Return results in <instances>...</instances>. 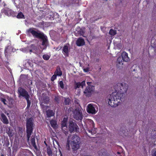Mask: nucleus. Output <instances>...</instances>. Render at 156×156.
Instances as JSON below:
<instances>
[{
  "label": "nucleus",
  "instance_id": "obj_40",
  "mask_svg": "<svg viewBox=\"0 0 156 156\" xmlns=\"http://www.w3.org/2000/svg\"><path fill=\"white\" fill-rule=\"evenodd\" d=\"M66 147L67 149L68 150H69L70 148V146L69 143L67 144Z\"/></svg>",
  "mask_w": 156,
  "mask_h": 156
},
{
  "label": "nucleus",
  "instance_id": "obj_3",
  "mask_svg": "<svg viewBox=\"0 0 156 156\" xmlns=\"http://www.w3.org/2000/svg\"><path fill=\"white\" fill-rule=\"evenodd\" d=\"M17 93L19 98L23 97L26 100L27 103V108H29L31 105L32 98H30L28 92L25 89L20 87L18 89Z\"/></svg>",
  "mask_w": 156,
  "mask_h": 156
},
{
  "label": "nucleus",
  "instance_id": "obj_44",
  "mask_svg": "<svg viewBox=\"0 0 156 156\" xmlns=\"http://www.w3.org/2000/svg\"><path fill=\"white\" fill-rule=\"evenodd\" d=\"M96 133V132L95 130L93 131V133L94 134H95Z\"/></svg>",
  "mask_w": 156,
  "mask_h": 156
},
{
  "label": "nucleus",
  "instance_id": "obj_49",
  "mask_svg": "<svg viewBox=\"0 0 156 156\" xmlns=\"http://www.w3.org/2000/svg\"><path fill=\"white\" fill-rule=\"evenodd\" d=\"M46 106L47 107V108H48V106Z\"/></svg>",
  "mask_w": 156,
  "mask_h": 156
},
{
  "label": "nucleus",
  "instance_id": "obj_36",
  "mask_svg": "<svg viewBox=\"0 0 156 156\" xmlns=\"http://www.w3.org/2000/svg\"><path fill=\"white\" fill-rule=\"evenodd\" d=\"M57 76L54 74L52 76L51 78V80L53 81H54L56 79Z\"/></svg>",
  "mask_w": 156,
  "mask_h": 156
},
{
  "label": "nucleus",
  "instance_id": "obj_8",
  "mask_svg": "<svg viewBox=\"0 0 156 156\" xmlns=\"http://www.w3.org/2000/svg\"><path fill=\"white\" fill-rule=\"evenodd\" d=\"M67 121L68 117H64L61 123V126L63 132L66 135L68 134L67 125Z\"/></svg>",
  "mask_w": 156,
  "mask_h": 156
},
{
  "label": "nucleus",
  "instance_id": "obj_9",
  "mask_svg": "<svg viewBox=\"0 0 156 156\" xmlns=\"http://www.w3.org/2000/svg\"><path fill=\"white\" fill-rule=\"evenodd\" d=\"M94 89V87L93 86H87L85 89L84 93L86 96L90 97L93 92Z\"/></svg>",
  "mask_w": 156,
  "mask_h": 156
},
{
  "label": "nucleus",
  "instance_id": "obj_14",
  "mask_svg": "<svg viewBox=\"0 0 156 156\" xmlns=\"http://www.w3.org/2000/svg\"><path fill=\"white\" fill-rule=\"evenodd\" d=\"M76 43L78 46H81L84 45L85 44V42L84 39L83 38L80 37L77 39Z\"/></svg>",
  "mask_w": 156,
  "mask_h": 156
},
{
  "label": "nucleus",
  "instance_id": "obj_19",
  "mask_svg": "<svg viewBox=\"0 0 156 156\" xmlns=\"http://www.w3.org/2000/svg\"><path fill=\"white\" fill-rule=\"evenodd\" d=\"M46 114L47 117L48 118L51 117L54 115L55 113L51 109H48L46 111Z\"/></svg>",
  "mask_w": 156,
  "mask_h": 156
},
{
  "label": "nucleus",
  "instance_id": "obj_31",
  "mask_svg": "<svg viewBox=\"0 0 156 156\" xmlns=\"http://www.w3.org/2000/svg\"><path fill=\"white\" fill-rule=\"evenodd\" d=\"M56 156H62V154L60 149H59L58 151L56 152Z\"/></svg>",
  "mask_w": 156,
  "mask_h": 156
},
{
  "label": "nucleus",
  "instance_id": "obj_26",
  "mask_svg": "<svg viewBox=\"0 0 156 156\" xmlns=\"http://www.w3.org/2000/svg\"><path fill=\"white\" fill-rule=\"evenodd\" d=\"M70 99L68 98H65L64 100V104L65 105H69L70 103Z\"/></svg>",
  "mask_w": 156,
  "mask_h": 156
},
{
  "label": "nucleus",
  "instance_id": "obj_38",
  "mask_svg": "<svg viewBox=\"0 0 156 156\" xmlns=\"http://www.w3.org/2000/svg\"><path fill=\"white\" fill-rule=\"evenodd\" d=\"M83 71L85 72H87L89 71V69L88 68H86L83 69Z\"/></svg>",
  "mask_w": 156,
  "mask_h": 156
},
{
  "label": "nucleus",
  "instance_id": "obj_27",
  "mask_svg": "<svg viewBox=\"0 0 156 156\" xmlns=\"http://www.w3.org/2000/svg\"><path fill=\"white\" fill-rule=\"evenodd\" d=\"M13 131L12 129H10V128H9V130L7 132L9 136L10 137H12L13 136Z\"/></svg>",
  "mask_w": 156,
  "mask_h": 156
},
{
  "label": "nucleus",
  "instance_id": "obj_51",
  "mask_svg": "<svg viewBox=\"0 0 156 156\" xmlns=\"http://www.w3.org/2000/svg\"><path fill=\"white\" fill-rule=\"evenodd\" d=\"M93 123H93V122H92V125H93Z\"/></svg>",
  "mask_w": 156,
  "mask_h": 156
},
{
  "label": "nucleus",
  "instance_id": "obj_33",
  "mask_svg": "<svg viewBox=\"0 0 156 156\" xmlns=\"http://www.w3.org/2000/svg\"><path fill=\"white\" fill-rule=\"evenodd\" d=\"M58 85L62 89H63L64 88V84L63 81L61 80L58 83Z\"/></svg>",
  "mask_w": 156,
  "mask_h": 156
},
{
  "label": "nucleus",
  "instance_id": "obj_4",
  "mask_svg": "<svg viewBox=\"0 0 156 156\" xmlns=\"http://www.w3.org/2000/svg\"><path fill=\"white\" fill-rule=\"evenodd\" d=\"M72 140L70 143L72 149L73 151H76L80 147V138L77 135H75L72 137Z\"/></svg>",
  "mask_w": 156,
  "mask_h": 156
},
{
  "label": "nucleus",
  "instance_id": "obj_7",
  "mask_svg": "<svg viewBox=\"0 0 156 156\" xmlns=\"http://www.w3.org/2000/svg\"><path fill=\"white\" fill-rule=\"evenodd\" d=\"M75 121L73 119L70 120L69 122V130L70 133H72L75 130L76 132L78 131L79 128Z\"/></svg>",
  "mask_w": 156,
  "mask_h": 156
},
{
  "label": "nucleus",
  "instance_id": "obj_1",
  "mask_svg": "<svg viewBox=\"0 0 156 156\" xmlns=\"http://www.w3.org/2000/svg\"><path fill=\"white\" fill-rule=\"evenodd\" d=\"M115 90L118 92L113 93L108 99V104L111 106L116 107L119 104L123 94L126 93L128 87V85L126 83H119L114 87Z\"/></svg>",
  "mask_w": 156,
  "mask_h": 156
},
{
  "label": "nucleus",
  "instance_id": "obj_10",
  "mask_svg": "<svg viewBox=\"0 0 156 156\" xmlns=\"http://www.w3.org/2000/svg\"><path fill=\"white\" fill-rule=\"evenodd\" d=\"M29 50L30 52H33L37 54L38 53L39 49L34 44H32L28 47Z\"/></svg>",
  "mask_w": 156,
  "mask_h": 156
},
{
  "label": "nucleus",
  "instance_id": "obj_45",
  "mask_svg": "<svg viewBox=\"0 0 156 156\" xmlns=\"http://www.w3.org/2000/svg\"><path fill=\"white\" fill-rule=\"evenodd\" d=\"M6 53H7V52H6V50L5 51V55H6Z\"/></svg>",
  "mask_w": 156,
  "mask_h": 156
},
{
  "label": "nucleus",
  "instance_id": "obj_17",
  "mask_svg": "<svg viewBox=\"0 0 156 156\" xmlns=\"http://www.w3.org/2000/svg\"><path fill=\"white\" fill-rule=\"evenodd\" d=\"M121 57L123 59V61L127 62L129 60L128 54L125 51L123 52L122 54Z\"/></svg>",
  "mask_w": 156,
  "mask_h": 156
},
{
  "label": "nucleus",
  "instance_id": "obj_21",
  "mask_svg": "<svg viewBox=\"0 0 156 156\" xmlns=\"http://www.w3.org/2000/svg\"><path fill=\"white\" fill-rule=\"evenodd\" d=\"M30 142L32 146L36 150H37V147L35 142V139L34 137H31L30 139Z\"/></svg>",
  "mask_w": 156,
  "mask_h": 156
},
{
  "label": "nucleus",
  "instance_id": "obj_50",
  "mask_svg": "<svg viewBox=\"0 0 156 156\" xmlns=\"http://www.w3.org/2000/svg\"><path fill=\"white\" fill-rule=\"evenodd\" d=\"M45 142V144H46V145H47V144L45 143V142Z\"/></svg>",
  "mask_w": 156,
  "mask_h": 156
},
{
  "label": "nucleus",
  "instance_id": "obj_18",
  "mask_svg": "<svg viewBox=\"0 0 156 156\" xmlns=\"http://www.w3.org/2000/svg\"><path fill=\"white\" fill-rule=\"evenodd\" d=\"M42 103L45 104H48L50 100L49 97L46 95H44L42 98Z\"/></svg>",
  "mask_w": 156,
  "mask_h": 156
},
{
  "label": "nucleus",
  "instance_id": "obj_16",
  "mask_svg": "<svg viewBox=\"0 0 156 156\" xmlns=\"http://www.w3.org/2000/svg\"><path fill=\"white\" fill-rule=\"evenodd\" d=\"M62 52L65 56H68L69 55V50L68 46L66 45H65L62 49Z\"/></svg>",
  "mask_w": 156,
  "mask_h": 156
},
{
  "label": "nucleus",
  "instance_id": "obj_41",
  "mask_svg": "<svg viewBox=\"0 0 156 156\" xmlns=\"http://www.w3.org/2000/svg\"><path fill=\"white\" fill-rule=\"evenodd\" d=\"M87 84L88 85L87 86H91V82H87Z\"/></svg>",
  "mask_w": 156,
  "mask_h": 156
},
{
  "label": "nucleus",
  "instance_id": "obj_12",
  "mask_svg": "<svg viewBox=\"0 0 156 156\" xmlns=\"http://www.w3.org/2000/svg\"><path fill=\"white\" fill-rule=\"evenodd\" d=\"M85 81L84 80L81 82H75L74 84V88L75 89H76L77 88H79L81 87L82 88H83L84 86H85Z\"/></svg>",
  "mask_w": 156,
  "mask_h": 156
},
{
  "label": "nucleus",
  "instance_id": "obj_39",
  "mask_svg": "<svg viewBox=\"0 0 156 156\" xmlns=\"http://www.w3.org/2000/svg\"><path fill=\"white\" fill-rule=\"evenodd\" d=\"M152 156H156V149L153 152Z\"/></svg>",
  "mask_w": 156,
  "mask_h": 156
},
{
  "label": "nucleus",
  "instance_id": "obj_48",
  "mask_svg": "<svg viewBox=\"0 0 156 156\" xmlns=\"http://www.w3.org/2000/svg\"><path fill=\"white\" fill-rule=\"evenodd\" d=\"M6 115H9V113H7V114H6Z\"/></svg>",
  "mask_w": 156,
  "mask_h": 156
},
{
  "label": "nucleus",
  "instance_id": "obj_35",
  "mask_svg": "<svg viewBox=\"0 0 156 156\" xmlns=\"http://www.w3.org/2000/svg\"><path fill=\"white\" fill-rule=\"evenodd\" d=\"M76 2V0H69L68 5H69L75 3Z\"/></svg>",
  "mask_w": 156,
  "mask_h": 156
},
{
  "label": "nucleus",
  "instance_id": "obj_5",
  "mask_svg": "<svg viewBox=\"0 0 156 156\" xmlns=\"http://www.w3.org/2000/svg\"><path fill=\"white\" fill-rule=\"evenodd\" d=\"M73 112V118L77 120H82L83 119V115L81 109V108L79 105Z\"/></svg>",
  "mask_w": 156,
  "mask_h": 156
},
{
  "label": "nucleus",
  "instance_id": "obj_28",
  "mask_svg": "<svg viewBox=\"0 0 156 156\" xmlns=\"http://www.w3.org/2000/svg\"><path fill=\"white\" fill-rule=\"evenodd\" d=\"M24 16L23 13L22 12H20L18 13L16 16V17L18 19H22L23 18Z\"/></svg>",
  "mask_w": 156,
  "mask_h": 156
},
{
  "label": "nucleus",
  "instance_id": "obj_6",
  "mask_svg": "<svg viewBox=\"0 0 156 156\" xmlns=\"http://www.w3.org/2000/svg\"><path fill=\"white\" fill-rule=\"evenodd\" d=\"M34 119L32 117L27 119L26 120V132L33 133L34 126Z\"/></svg>",
  "mask_w": 156,
  "mask_h": 156
},
{
  "label": "nucleus",
  "instance_id": "obj_47",
  "mask_svg": "<svg viewBox=\"0 0 156 156\" xmlns=\"http://www.w3.org/2000/svg\"><path fill=\"white\" fill-rule=\"evenodd\" d=\"M1 156H4V155L3 154H2Z\"/></svg>",
  "mask_w": 156,
  "mask_h": 156
},
{
  "label": "nucleus",
  "instance_id": "obj_43",
  "mask_svg": "<svg viewBox=\"0 0 156 156\" xmlns=\"http://www.w3.org/2000/svg\"><path fill=\"white\" fill-rule=\"evenodd\" d=\"M29 152L30 154V155H33L32 153L30 151H29Z\"/></svg>",
  "mask_w": 156,
  "mask_h": 156
},
{
  "label": "nucleus",
  "instance_id": "obj_15",
  "mask_svg": "<svg viewBox=\"0 0 156 156\" xmlns=\"http://www.w3.org/2000/svg\"><path fill=\"white\" fill-rule=\"evenodd\" d=\"M5 14L8 16H12L14 17L16 16V13L15 12L13 11L7 9L5 11Z\"/></svg>",
  "mask_w": 156,
  "mask_h": 156
},
{
  "label": "nucleus",
  "instance_id": "obj_13",
  "mask_svg": "<svg viewBox=\"0 0 156 156\" xmlns=\"http://www.w3.org/2000/svg\"><path fill=\"white\" fill-rule=\"evenodd\" d=\"M87 112L89 113L94 114L95 113V110L94 106L90 104H89L87 109Z\"/></svg>",
  "mask_w": 156,
  "mask_h": 156
},
{
  "label": "nucleus",
  "instance_id": "obj_42",
  "mask_svg": "<svg viewBox=\"0 0 156 156\" xmlns=\"http://www.w3.org/2000/svg\"><path fill=\"white\" fill-rule=\"evenodd\" d=\"M88 131L89 133H90L92 135H93V132H92V130H87Z\"/></svg>",
  "mask_w": 156,
  "mask_h": 156
},
{
  "label": "nucleus",
  "instance_id": "obj_25",
  "mask_svg": "<svg viewBox=\"0 0 156 156\" xmlns=\"http://www.w3.org/2000/svg\"><path fill=\"white\" fill-rule=\"evenodd\" d=\"M77 33L80 35L83 36L84 34V30L81 29L79 28L77 30Z\"/></svg>",
  "mask_w": 156,
  "mask_h": 156
},
{
  "label": "nucleus",
  "instance_id": "obj_46",
  "mask_svg": "<svg viewBox=\"0 0 156 156\" xmlns=\"http://www.w3.org/2000/svg\"><path fill=\"white\" fill-rule=\"evenodd\" d=\"M86 134H87V135L89 137H90V136H89L88 135L87 133H86Z\"/></svg>",
  "mask_w": 156,
  "mask_h": 156
},
{
  "label": "nucleus",
  "instance_id": "obj_11",
  "mask_svg": "<svg viewBox=\"0 0 156 156\" xmlns=\"http://www.w3.org/2000/svg\"><path fill=\"white\" fill-rule=\"evenodd\" d=\"M1 120L3 123L7 125L9 123V121L6 116L3 113L1 114Z\"/></svg>",
  "mask_w": 156,
  "mask_h": 156
},
{
  "label": "nucleus",
  "instance_id": "obj_29",
  "mask_svg": "<svg viewBox=\"0 0 156 156\" xmlns=\"http://www.w3.org/2000/svg\"><path fill=\"white\" fill-rule=\"evenodd\" d=\"M50 55H49L47 54L44 55H43L42 58L43 59L45 60H48L50 58Z\"/></svg>",
  "mask_w": 156,
  "mask_h": 156
},
{
  "label": "nucleus",
  "instance_id": "obj_52",
  "mask_svg": "<svg viewBox=\"0 0 156 156\" xmlns=\"http://www.w3.org/2000/svg\"><path fill=\"white\" fill-rule=\"evenodd\" d=\"M76 104H79V103H78V102H76Z\"/></svg>",
  "mask_w": 156,
  "mask_h": 156
},
{
  "label": "nucleus",
  "instance_id": "obj_20",
  "mask_svg": "<svg viewBox=\"0 0 156 156\" xmlns=\"http://www.w3.org/2000/svg\"><path fill=\"white\" fill-rule=\"evenodd\" d=\"M54 74L57 76H61L62 75V73L59 66L57 67L56 70Z\"/></svg>",
  "mask_w": 156,
  "mask_h": 156
},
{
  "label": "nucleus",
  "instance_id": "obj_32",
  "mask_svg": "<svg viewBox=\"0 0 156 156\" xmlns=\"http://www.w3.org/2000/svg\"><path fill=\"white\" fill-rule=\"evenodd\" d=\"M32 133L27 132V140L29 141L30 140V138Z\"/></svg>",
  "mask_w": 156,
  "mask_h": 156
},
{
  "label": "nucleus",
  "instance_id": "obj_30",
  "mask_svg": "<svg viewBox=\"0 0 156 156\" xmlns=\"http://www.w3.org/2000/svg\"><path fill=\"white\" fill-rule=\"evenodd\" d=\"M109 33V34L114 36L116 34V31L113 29H111L110 30Z\"/></svg>",
  "mask_w": 156,
  "mask_h": 156
},
{
  "label": "nucleus",
  "instance_id": "obj_2",
  "mask_svg": "<svg viewBox=\"0 0 156 156\" xmlns=\"http://www.w3.org/2000/svg\"><path fill=\"white\" fill-rule=\"evenodd\" d=\"M27 34H31L35 38L41 39L42 41L41 45L43 46V49L46 48L48 43V40L47 36L43 33H38L34 30L33 28H30L27 30Z\"/></svg>",
  "mask_w": 156,
  "mask_h": 156
},
{
  "label": "nucleus",
  "instance_id": "obj_34",
  "mask_svg": "<svg viewBox=\"0 0 156 156\" xmlns=\"http://www.w3.org/2000/svg\"><path fill=\"white\" fill-rule=\"evenodd\" d=\"M0 100L3 103V104L4 105H6V100L5 98H0Z\"/></svg>",
  "mask_w": 156,
  "mask_h": 156
},
{
  "label": "nucleus",
  "instance_id": "obj_23",
  "mask_svg": "<svg viewBox=\"0 0 156 156\" xmlns=\"http://www.w3.org/2000/svg\"><path fill=\"white\" fill-rule=\"evenodd\" d=\"M50 123L51 126L54 129H55L56 127L57 123L56 121L53 120H51L50 121Z\"/></svg>",
  "mask_w": 156,
  "mask_h": 156
},
{
  "label": "nucleus",
  "instance_id": "obj_53",
  "mask_svg": "<svg viewBox=\"0 0 156 156\" xmlns=\"http://www.w3.org/2000/svg\"><path fill=\"white\" fill-rule=\"evenodd\" d=\"M118 154H119V153H119V152H118Z\"/></svg>",
  "mask_w": 156,
  "mask_h": 156
},
{
  "label": "nucleus",
  "instance_id": "obj_37",
  "mask_svg": "<svg viewBox=\"0 0 156 156\" xmlns=\"http://www.w3.org/2000/svg\"><path fill=\"white\" fill-rule=\"evenodd\" d=\"M54 100L57 103H59V99L58 96H55L54 98Z\"/></svg>",
  "mask_w": 156,
  "mask_h": 156
},
{
  "label": "nucleus",
  "instance_id": "obj_22",
  "mask_svg": "<svg viewBox=\"0 0 156 156\" xmlns=\"http://www.w3.org/2000/svg\"><path fill=\"white\" fill-rule=\"evenodd\" d=\"M47 152L48 156H52V151L50 147H47Z\"/></svg>",
  "mask_w": 156,
  "mask_h": 156
},
{
  "label": "nucleus",
  "instance_id": "obj_24",
  "mask_svg": "<svg viewBox=\"0 0 156 156\" xmlns=\"http://www.w3.org/2000/svg\"><path fill=\"white\" fill-rule=\"evenodd\" d=\"M123 59H122V58H121V56H119L118 57V59H117V62H116L117 64V65L118 64L123 65Z\"/></svg>",
  "mask_w": 156,
  "mask_h": 156
}]
</instances>
